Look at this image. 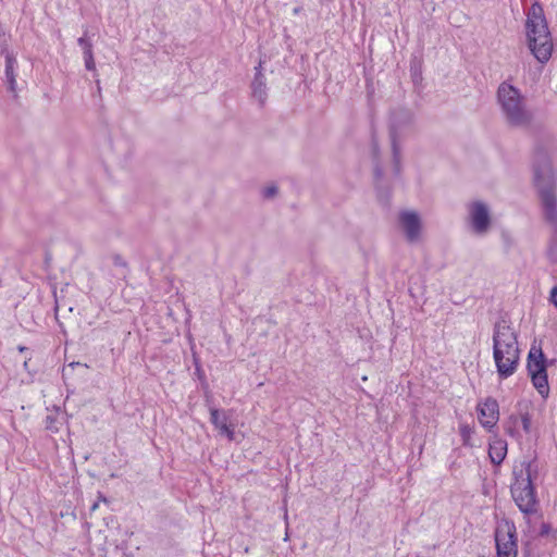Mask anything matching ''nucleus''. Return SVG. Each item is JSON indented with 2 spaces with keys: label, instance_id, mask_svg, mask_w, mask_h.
<instances>
[{
  "label": "nucleus",
  "instance_id": "nucleus-1",
  "mask_svg": "<svg viewBox=\"0 0 557 557\" xmlns=\"http://www.w3.org/2000/svg\"><path fill=\"white\" fill-rule=\"evenodd\" d=\"M493 357L502 379L516 372L520 358L517 334L505 321H499L494 326Z\"/></svg>",
  "mask_w": 557,
  "mask_h": 557
},
{
  "label": "nucleus",
  "instance_id": "nucleus-2",
  "mask_svg": "<svg viewBox=\"0 0 557 557\" xmlns=\"http://www.w3.org/2000/svg\"><path fill=\"white\" fill-rule=\"evenodd\" d=\"M515 481L511 484V495L519 507L525 513L536 511V495L533 481L537 478V463L535 460L524 459L513 467Z\"/></svg>",
  "mask_w": 557,
  "mask_h": 557
},
{
  "label": "nucleus",
  "instance_id": "nucleus-3",
  "mask_svg": "<svg viewBox=\"0 0 557 557\" xmlns=\"http://www.w3.org/2000/svg\"><path fill=\"white\" fill-rule=\"evenodd\" d=\"M528 46L537 61H548L553 51V39L544 12L539 3L532 4L525 22Z\"/></svg>",
  "mask_w": 557,
  "mask_h": 557
},
{
  "label": "nucleus",
  "instance_id": "nucleus-4",
  "mask_svg": "<svg viewBox=\"0 0 557 557\" xmlns=\"http://www.w3.org/2000/svg\"><path fill=\"white\" fill-rule=\"evenodd\" d=\"M534 181L541 200L543 216L557 231L556 177L548 162L535 166Z\"/></svg>",
  "mask_w": 557,
  "mask_h": 557
},
{
  "label": "nucleus",
  "instance_id": "nucleus-5",
  "mask_svg": "<svg viewBox=\"0 0 557 557\" xmlns=\"http://www.w3.org/2000/svg\"><path fill=\"white\" fill-rule=\"evenodd\" d=\"M497 97L502 111L510 125L524 126L531 122L532 115L517 88L503 83L498 87Z\"/></svg>",
  "mask_w": 557,
  "mask_h": 557
},
{
  "label": "nucleus",
  "instance_id": "nucleus-6",
  "mask_svg": "<svg viewBox=\"0 0 557 557\" xmlns=\"http://www.w3.org/2000/svg\"><path fill=\"white\" fill-rule=\"evenodd\" d=\"M528 374L539 394L546 398L549 395V384L546 370V358L541 347L532 345L527 363Z\"/></svg>",
  "mask_w": 557,
  "mask_h": 557
},
{
  "label": "nucleus",
  "instance_id": "nucleus-7",
  "mask_svg": "<svg viewBox=\"0 0 557 557\" xmlns=\"http://www.w3.org/2000/svg\"><path fill=\"white\" fill-rule=\"evenodd\" d=\"M497 557H517L516 527L508 520L502 521L495 531Z\"/></svg>",
  "mask_w": 557,
  "mask_h": 557
},
{
  "label": "nucleus",
  "instance_id": "nucleus-8",
  "mask_svg": "<svg viewBox=\"0 0 557 557\" xmlns=\"http://www.w3.org/2000/svg\"><path fill=\"white\" fill-rule=\"evenodd\" d=\"M399 225L409 243H418L422 236V222L420 215L412 210L399 213Z\"/></svg>",
  "mask_w": 557,
  "mask_h": 557
},
{
  "label": "nucleus",
  "instance_id": "nucleus-9",
  "mask_svg": "<svg viewBox=\"0 0 557 557\" xmlns=\"http://www.w3.org/2000/svg\"><path fill=\"white\" fill-rule=\"evenodd\" d=\"M469 215L473 231L476 234H485L491 225L490 210L482 201H474L469 206Z\"/></svg>",
  "mask_w": 557,
  "mask_h": 557
},
{
  "label": "nucleus",
  "instance_id": "nucleus-10",
  "mask_svg": "<svg viewBox=\"0 0 557 557\" xmlns=\"http://www.w3.org/2000/svg\"><path fill=\"white\" fill-rule=\"evenodd\" d=\"M411 120V113L406 110H400L393 114L389 135L392 140L393 154L396 162H398L400 153V148L397 143L398 129L401 125L409 124Z\"/></svg>",
  "mask_w": 557,
  "mask_h": 557
},
{
  "label": "nucleus",
  "instance_id": "nucleus-11",
  "mask_svg": "<svg viewBox=\"0 0 557 557\" xmlns=\"http://www.w3.org/2000/svg\"><path fill=\"white\" fill-rule=\"evenodd\" d=\"M480 412V422L484 428H493L499 417L498 404L493 398H486L478 405Z\"/></svg>",
  "mask_w": 557,
  "mask_h": 557
},
{
  "label": "nucleus",
  "instance_id": "nucleus-12",
  "mask_svg": "<svg viewBox=\"0 0 557 557\" xmlns=\"http://www.w3.org/2000/svg\"><path fill=\"white\" fill-rule=\"evenodd\" d=\"M211 422L219 430L221 435H225L230 441L235 437L234 430L227 424L228 418L226 414L215 408L210 410Z\"/></svg>",
  "mask_w": 557,
  "mask_h": 557
},
{
  "label": "nucleus",
  "instance_id": "nucleus-13",
  "mask_svg": "<svg viewBox=\"0 0 557 557\" xmlns=\"http://www.w3.org/2000/svg\"><path fill=\"white\" fill-rule=\"evenodd\" d=\"M488 455L493 463L500 465L507 455V443L504 440L495 438L490 444Z\"/></svg>",
  "mask_w": 557,
  "mask_h": 557
},
{
  "label": "nucleus",
  "instance_id": "nucleus-14",
  "mask_svg": "<svg viewBox=\"0 0 557 557\" xmlns=\"http://www.w3.org/2000/svg\"><path fill=\"white\" fill-rule=\"evenodd\" d=\"M252 95L253 97L263 104L267 98V91H265V83L263 79V76L260 72L256 74V77L252 82Z\"/></svg>",
  "mask_w": 557,
  "mask_h": 557
},
{
  "label": "nucleus",
  "instance_id": "nucleus-15",
  "mask_svg": "<svg viewBox=\"0 0 557 557\" xmlns=\"http://www.w3.org/2000/svg\"><path fill=\"white\" fill-rule=\"evenodd\" d=\"M5 77L9 85V89L14 92L15 91V74H14V67L13 65L5 66Z\"/></svg>",
  "mask_w": 557,
  "mask_h": 557
},
{
  "label": "nucleus",
  "instance_id": "nucleus-16",
  "mask_svg": "<svg viewBox=\"0 0 557 557\" xmlns=\"http://www.w3.org/2000/svg\"><path fill=\"white\" fill-rule=\"evenodd\" d=\"M85 66L88 71L96 72V64L94 60L92 49L84 51Z\"/></svg>",
  "mask_w": 557,
  "mask_h": 557
},
{
  "label": "nucleus",
  "instance_id": "nucleus-17",
  "mask_svg": "<svg viewBox=\"0 0 557 557\" xmlns=\"http://www.w3.org/2000/svg\"><path fill=\"white\" fill-rule=\"evenodd\" d=\"M278 193V188L275 185H269L262 189V195L267 199L274 198Z\"/></svg>",
  "mask_w": 557,
  "mask_h": 557
},
{
  "label": "nucleus",
  "instance_id": "nucleus-18",
  "mask_svg": "<svg viewBox=\"0 0 557 557\" xmlns=\"http://www.w3.org/2000/svg\"><path fill=\"white\" fill-rule=\"evenodd\" d=\"M55 422H57V420H55L54 417L48 416L46 418V429H48V430H50V431H52L54 433L58 432L59 428L55 425Z\"/></svg>",
  "mask_w": 557,
  "mask_h": 557
},
{
  "label": "nucleus",
  "instance_id": "nucleus-19",
  "mask_svg": "<svg viewBox=\"0 0 557 557\" xmlns=\"http://www.w3.org/2000/svg\"><path fill=\"white\" fill-rule=\"evenodd\" d=\"M77 42L83 48L84 51H88V50L92 49L91 42L86 37L78 38Z\"/></svg>",
  "mask_w": 557,
  "mask_h": 557
},
{
  "label": "nucleus",
  "instance_id": "nucleus-20",
  "mask_svg": "<svg viewBox=\"0 0 557 557\" xmlns=\"http://www.w3.org/2000/svg\"><path fill=\"white\" fill-rule=\"evenodd\" d=\"M521 422H522L523 430L528 433L530 431V426H531V420H530L529 416L528 414L522 416Z\"/></svg>",
  "mask_w": 557,
  "mask_h": 557
},
{
  "label": "nucleus",
  "instance_id": "nucleus-21",
  "mask_svg": "<svg viewBox=\"0 0 557 557\" xmlns=\"http://www.w3.org/2000/svg\"><path fill=\"white\" fill-rule=\"evenodd\" d=\"M550 301L557 307V286L554 287L550 292Z\"/></svg>",
  "mask_w": 557,
  "mask_h": 557
},
{
  "label": "nucleus",
  "instance_id": "nucleus-22",
  "mask_svg": "<svg viewBox=\"0 0 557 557\" xmlns=\"http://www.w3.org/2000/svg\"><path fill=\"white\" fill-rule=\"evenodd\" d=\"M15 63H16V60L12 55L8 54L7 55V66L13 65V67H14Z\"/></svg>",
  "mask_w": 557,
  "mask_h": 557
},
{
  "label": "nucleus",
  "instance_id": "nucleus-23",
  "mask_svg": "<svg viewBox=\"0 0 557 557\" xmlns=\"http://www.w3.org/2000/svg\"><path fill=\"white\" fill-rule=\"evenodd\" d=\"M98 508V503H95L92 506H91V510H96Z\"/></svg>",
  "mask_w": 557,
  "mask_h": 557
},
{
  "label": "nucleus",
  "instance_id": "nucleus-24",
  "mask_svg": "<svg viewBox=\"0 0 557 557\" xmlns=\"http://www.w3.org/2000/svg\"><path fill=\"white\" fill-rule=\"evenodd\" d=\"M547 532V527L544 524L543 525V530H542V534L546 533Z\"/></svg>",
  "mask_w": 557,
  "mask_h": 557
},
{
  "label": "nucleus",
  "instance_id": "nucleus-25",
  "mask_svg": "<svg viewBox=\"0 0 557 557\" xmlns=\"http://www.w3.org/2000/svg\"><path fill=\"white\" fill-rule=\"evenodd\" d=\"M507 432H508L510 435H512V434H513V433H512V430H511L510 428H508V429H507Z\"/></svg>",
  "mask_w": 557,
  "mask_h": 557
},
{
  "label": "nucleus",
  "instance_id": "nucleus-26",
  "mask_svg": "<svg viewBox=\"0 0 557 557\" xmlns=\"http://www.w3.org/2000/svg\"><path fill=\"white\" fill-rule=\"evenodd\" d=\"M75 364H79L78 362L77 363H70V367H74Z\"/></svg>",
  "mask_w": 557,
  "mask_h": 557
},
{
  "label": "nucleus",
  "instance_id": "nucleus-27",
  "mask_svg": "<svg viewBox=\"0 0 557 557\" xmlns=\"http://www.w3.org/2000/svg\"><path fill=\"white\" fill-rule=\"evenodd\" d=\"M511 420H512L513 422H517V421H518V418H511Z\"/></svg>",
  "mask_w": 557,
  "mask_h": 557
}]
</instances>
